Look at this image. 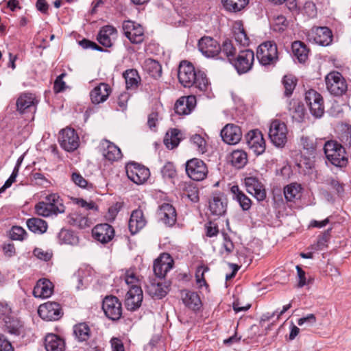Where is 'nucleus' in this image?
<instances>
[{"label": "nucleus", "mask_w": 351, "mask_h": 351, "mask_svg": "<svg viewBox=\"0 0 351 351\" xmlns=\"http://www.w3.org/2000/svg\"><path fill=\"white\" fill-rule=\"evenodd\" d=\"M178 80L184 87H193L199 93L206 92L209 87L208 80L204 72L195 71L193 65L187 61L180 62L178 69Z\"/></svg>", "instance_id": "obj_1"}, {"label": "nucleus", "mask_w": 351, "mask_h": 351, "mask_svg": "<svg viewBox=\"0 0 351 351\" xmlns=\"http://www.w3.org/2000/svg\"><path fill=\"white\" fill-rule=\"evenodd\" d=\"M324 151L327 159L332 165L337 167H343L347 163L344 147L334 141L325 143Z\"/></svg>", "instance_id": "obj_2"}, {"label": "nucleus", "mask_w": 351, "mask_h": 351, "mask_svg": "<svg viewBox=\"0 0 351 351\" xmlns=\"http://www.w3.org/2000/svg\"><path fill=\"white\" fill-rule=\"evenodd\" d=\"M325 83L327 90L332 95L341 96L348 89L346 79L338 71H331L325 77Z\"/></svg>", "instance_id": "obj_3"}, {"label": "nucleus", "mask_w": 351, "mask_h": 351, "mask_svg": "<svg viewBox=\"0 0 351 351\" xmlns=\"http://www.w3.org/2000/svg\"><path fill=\"white\" fill-rule=\"evenodd\" d=\"M256 57L264 66L276 63L278 58L276 45L271 41L262 43L257 49Z\"/></svg>", "instance_id": "obj_4"}, {"label": "nucleus", "mask_w": 351, "mask_h": 351, "mask_svg": "<svg viewBox=\"0 0 351 351\" xmlns=\"http://www.w3.org/2000/svg\"><path fill=\"white\" fill-rule=\"evenodd\" d=\"M288 130L285 123L280 120L273 121L269 127V137L277 147H283L287 142Z\"/></svg>", "instance_id": "obj_5"}, {"label": "nucleus", "mask_w": 351, "mask_h": 351, "mask_svg": "<svg viewBox=\"0 0 351 351\" xmlns=\"http://www.w3.org/2000/svg\"><path fill=\"white\" fill-rule=\"evenodd\" d=\"M254 61V53L252 50H240L237 58L231 61V63L239 74L246 73L250 71Z\"/></svg>", "instance_id": "obj_6"}, {"label": "nucleus", "mask_w": 351, "mask_h": 351, "mask_svg": "<svg viewBox=\"0 0 351 351\" xmlns=\"http://www.w3.org/2000/svg\"><path fill=\"white\" fill-rule=\"evenodd\" d=\"M128 178L136 184H142L150 176L149 169L136 162H130L126 167Z\"/></svg>", "instance_id": "obj_7"}, {"label": "nucleus", "mask_w": 351, "mask_h": 351, "mask_svg": "<svg viewBox=\"0 0 351 351\" xmlns=\"http://www.w3.org/2000/svg\"><path fill=\"white\" fill-rule=\"evenodd\" d=\"M122 27L125 36L131 43L139 44L144 40V29L141 25L132 21H126L123 22Z\"/></svg>", "instance_id": "obj_8"}, {"label": "nucleus", "mask_w": 351, "mask_h": 351, "mask_svg": "<svg viewBox=\"0 0 351 351\" xmlns=\"http://www.w3.org/2000/svg\"><path fill=\"white\" fill-rule=\"evenodd\" d=\"M186 171L189 178L196 181L204 180L208 173L206 164L197 158H193L187 161Z\"/></svg>", "instance_id": "obj_9"}, {"label": "nucleus", "mask_w": 351, "mask_h": 351, "mask_svg": "<svg viewBox=\"0 0 351 351\" xmlns=\"http://www.w3.org/2000/svg\"><path fill=\"white\" fill-rule=\"evenodd\" d=\"M102 308L106 317L112 320H118L122 315L121 304L115 296H106L103 300Z\"/></svg>", "instance_id": "obj_10"}, {"label": "nucleus", "mask_w": 351, "mask_h": 351, "mask_svg": "<svg viewBox=\"0 0 351 351\" xmlns=\"http://www.w3.org/2000/svg\"><path fill=\"white\" fill-rule=\"evenodd\" d=\"M39 316L44 320H58L63 313L60 304L55 302H47L40 304L38 309Z\"/></svg>", "instance_id": "obj_11"}, {"label": "nucleus", "mask_w": 351, "mask_h": 351, "mask_svg": "<svg viewBox=\"0 0 351 351\" xmlns=\"http://www.w3.org/2000/svg\"><path fill=\"white\" fill-rule=\"evenodd\" d=\"M58 141L60 146L67 152H72L79 146V137L73 129L67 128L60 132Z\"/></svg>", "instance_id": "obj_12"}, {"label": "nucleus", "mask_w": 351, "mask_h": 351, "mask_svg": "<svg viewBox=\"0 0 351 351\" xmlns=\"http://www.w3.org/2000/svg\"><path fill=\"white\" fill-rule=\"evenodd\" d=\"M247 146L256 156L265 152V141L261 132L255 130L247 133L246 136Z\"/></svg>", "instance_id": "obj_13"}, {"label": "nucleus", "mask_w": 351, "mask_h": 351, "mask_svg": "<svg viewBox=\"0 0 351 351\" xmlns=\"http://www.w3.org/2000/svg\"><path fill=\"white\" fill-rule=\"evenodd\" d=\"M198 49L206 58H214L221 51L219 43L210 36H204L199 40Z\"/></svg>", "instance_id": "obj_14"}, {"label": "nucleus", "mask_w": 351, "mask_h": 351, "mask_svg": "<svg viewBox=\"0 0 351 351\" xmlns=\"http://www.w3.org/2000/svg\"><path fill=\"white\" fill-rule=\"evenodd\" d=\"M173 260L167 253H163L154 263L153 271L156 277L163 278L173 268Z\"/></svg>", "instance_id": "obj_15"}, {"label": "nucleus", "mask_w": 351, "mask_h": 351, "mask_svg": "<svg viewBox=\"0 0 351 351\" xmlns=\"http://www.w3.org/2000/svg\"><path fill=\"white\" fill-rule=\"evenodd\" d=\"M247 191L252 195L258 202L266 198V190L262 182L256 177H247L244 180Z\"/></svg>", "instance_id": "obj_16"}, {"label": "nucleus", "mask_w": 351, "mask_h": 351, "mask_svg": "<svg viewBox=\"0 0 351 351\" xmlns=\"http://www.w3.org/2000/svg\"><path fill=\"white\" fill-rule=\"evenodd\" d=\"M157 215L158 219L169 227H172L177 220V213L175 208L168 203H164L158 207Z\"/></svg>", "instance_id": "obj_17"}, {"label": "nucleus", "mask_w": 351, "mask_h": 351, "mask_svg": "<svg viewBox=\"0 0 351 351\" xmlns=\"http://www.w3.org/2000/svg\"><path fill=\"white\" fill-rule=\"evenodd\" d=\"M209 210L211 215L220 217L227 210L228 199L223 193L215 194L209 201Z\"/></svg>", "instance_id": "obj_18"}, {"label": "nucleus", "mask_w": 351, "mask_h": 351, "mask_svg": "<svg viewBox=\"0 0 351 351\" xmlns=\"http://www.w3.org/2000/svg\"><path fill=\"white\" fill-rule=\"evenodd\" d=\"M313 41L322 46L329 45L332 40V34L331 30L327 27H313L309 34Z\"/></svg>", "instance_id": "obj_19"}, {"label": "nucleus", "mask_w": 351, "mask_h": 351, "mask_svg": "<svg viewBox=\"0 0 351 351\" xmlns=\"http://www.w3.org/2000/svg\"><path fill=\"white\" fill-rule=\"evenodd\" d=\"M221 136L226 143L235 145L241 139V130L234 124L228 123L221 130Z\"/></svg>", "instance_id": "obj_20"}, {"label": "nucleus", "mask_w": 351, "mask_h": 351, "mask_svg": "<svg viewBox=\"0 0 351 351\" xmlns=\"http://www.w3.org/2000/svg\"><path fill=\"white\" fill-rule=\"evenodd\" d=\"M143 291L141 287L130 289L125 295V305L128 310L134 311L138 308L143 301Z\"/></svg>", "instance_id": "obj_21"}, {"label": "nucleus", "mask_w": 351, "mask_h": 351, "mask_svg": "<svg viewBox=\"0 0 351 351\" xmlns=\"http://www.w3.org/2000/svg\"><path fill=\"white\" fill-rule=\"evenodd\" d=\"M146 291L153 298L161 299L169 292V287L156 278H150L146 284Z\"/></svg>", "instance_id": "obj_22"}, {"label": "nucleus", "mask_w": 351, "mask_h": 351, "mask_svg": "<svg viewBox=\"0 0 351 351\" xmlns=\"http://www.w3.org/2000/svg\"><path fill=\"white\" fill-rule=\"evenodd\" d=\"M37 104L38 101L34 94L23 93L17 99V110L21 114L25 113L27 111H35Z\"/></svg>", "instance_id": "obj_23"}, {"label": "nucleus", "mask_w": 351, "mask_h": 351, "mask_svg": "<svg viewBox=\"0 0 351 351\" xmlns=\"http://www.w3.org/2000/svg\"><path fill=\"white\" fill-rule=\"evenodd\" d=\"M92 232L93 237L101 243H108L114 236V230L108 223L97 225L93 229Z\"/></svg>", "instance_id": "obj_24"}, {"label": "nucleus", "mask_w": 351, "mask_h": 351, "mask_svg": "<svg viewBox=\"0 0 351 351\" xmlns=\"http://www.w3.org/2000/svg\"><path fill=\"white\" fill-rule=\"evenodd\" d=\"M196 105V97L194 95L180 97L175 104L176 113L180 115H186L191 112Z\"/></svg>", "instance_id": "obj_25"}, {"label": "nucleus", "mask_w": 351, "mask_h": 351, "mask_svg": "<svg viewBox=\"0 0 351 351\" xmlns=\"http://www.w3.org/2000/svg\"><path fill=\"white\" fill-rule=\"evenodd\" d=\"M53 291V285L52 282L45 278L40 279L36 282L34 290L33 295L35 298H47L50 297Z\"/></svg>", "instance_id": "obj_26"}, {"label": "nucleus", "mask_w": 351, "mask_h": 351, "mask_svg": "<svg viewBox=\"0 0 351 351\" xmlns=\"http://www.w3.org/2000/svg\"><path fill=\"white\" fill-rule=\"evenodd\" d=\"M111 92L110 87L106 83H101L91 90L90 97L91 101L95 104L104 102Z\"/></svg>", "instance_id": "obj_27"}, {"label": "nucleus", "mask_w": 351, "mask_h": 351, "mask_svg": "<svg viewBox=\"0 0 351 351\" xmlns=\"http://www.w3.org/2000/svg\"><path fill=\"white\" fill-rule=\"evenodd\" d=\"M146 223L147 221L141 209L133 210L128 223V227L131 234H134L137 233L145 227Z\"/></svg>", "instance_id": "obj_28"}, {"label": "nucleus", "mask_w": 351, "mask_h": 351, "mask_svg": "<svg viewBox=\"0 0 351 351\" xmlns=\"http://www.w3.org/2000/svg\"><path fill=\"white\" fill-rule=\"evenodd\" d=\"M117 29L111 25H106L101 28L97 35V40L105 47H110L112 45V40L117 36Z\"/></svg>", "instance_id": "obj_29"}, {"label": "nucleus", "mask_w": 351, "mask_h": 351, "mask_svg": "<svg viewBox=\"0 0 351 351\" xmlns=\"http://www.w3.org/2000/svg\"><path fill=\"white\" fill-rule=\"evenodd\" d=\"M103 149L102 154L104 157L111 162L117 161L121 158L122 154L121 149L114 143L107 140L101 142Z\"/></svg>", "instance_id": "obj_30"}, {"label": "nucleus", "mask_w": 351, "mask_h": 351, "mask_svg": "<svg viewBox=\"0 0 351 351\" xmlns=\"http://www.w3.org/2000/svg\"><path fill=\"white\" fill-rule=\"evenodd\" d=\"M234 41L240 47H246L249 45L250 40L247 37L241 21L234 22L232 26Z\"/></svg>", "instance_id": "obj_31"}, {"label": "nucleus", "mask_w": 351, "mask_h": 351, "mask_svg": "<svg viewBox=\"0 0 351 351\" xmlns=\"http://www.w3.org/2000/svg\"><path fill=\"white\" fill-rule=\"evenodd\" d=\"M45 347L47 351H64L65 343L58 335L48 334L45 337Z\"/></svg>", "instance_id": "obj_32"}, {"label": "nucleus", "mask_w": 351, "mask_h": 351, "mask_svg": "<svg viewBox=\"0 0 351 351\" xmlns=\"http://www.w3.org/2000/svg\"><path fill=\"white\" fill-rule=\"evenodd\" d=\"M181 298L183 303L189 308L194 311L197 310L201 306V300L199 295L189 290H184L181 292Z\"/></svg>", "instance_id": "obj_33"}, {"label": "nucleus", "mask_w": 351, "mask_h": 351, "mask_svg": "<svg viewBox=\"0 0 351 351\" xmlns=\"http://www.w3.org/2000/svg\"><path fill=\"white\" fill-rule=\"evenodd\" d=\"M230 191L233 195V199L240 205L243 210H248L252 206L251 199L240 190L237 185H234L230 188Z\"/></svg>", "instance_id": "obj_34"}, {"label": "nucleus", "mask_w": 351, "mask_h": 351, "mask_svg": "<svg viewBox=\"0 0 351 351\" xmlns=\"http://www.w3.org/2000/svg\"><path fill=\"white\" fill-rule=\"evenodd\" d=\"M293 56L300 63L305 62L308 57L309 49L306 45L301 41H295L291 46Z\"/></svg>", "instance_id": "obj_35"}, {"label": "nucleus", "mask_w": 351, "mask_h": 351, "mask_svg": "<svg viewBox=\"0 0 351 351\" xmlns=\"http://www.w3.org/2000/svg\"><path fill=\"white\" fill-rule=\"evenodd\" d=\"M48 206H51L53 210V213L57 215L58 213H63L65 211V207L62 202L60 196L56 193H51L46 196L45 201Z\"/></svg>", "instance_id": "obj_36"}, {"label": "nucleus", "mask_w": 351, "mask_h": 351, "mask_svg": "<svg viewBox=\"0 0 351 351\" xmlns=\"http://www.w3.org/2000/svg\"><path fill=\"white\" fill-rule=\"evenodd\" d=\"M302 187L300 184L291 183L284 188L285 198L287 202H294L300 197Z\"/></svg>", "instance_id": "obj_37"}, {"label": "nucleus", "mask_w": 351, "mask_h": 351, "mask_svg": "<svg viewBox=\"0 0 351 351\" xmlns=\"http://www.w3.org/2000/svg\"><path fill=\"white\" fill-rule=\"evenodd\" d=\"M180 132L178 129H171L168 131L164 138V143L168 149H173L178 145L180 141Z\"/></svg>", "instance_id": "obj_38"}, {"label": "nucleus", "mask_w": 351, "mask_h": 351, "mask_svg": "<svg viewBox=\"0 0 351 351\" xmlns=\"http://www.w3.org/2000/svg\"><path fill=\"white\" fill-rule=\"evenodd\" d=\"M27 226L29 230L34 233L42 234L47 231V222L40 218H31L27 221Z\"/></svg>", "instance_id": "obj_39"}, {"label": "nucleus", "mask_w": 351, "mask_h": 351, "mask_svg": "<svg viewBox=\"0 0 351 351\" xmlns=\"http://www.w3.org/2000/svg\"><path fill=\"white\" fill-rule=\"evenodd\" d=\"M69 223L80 228H85L90 226V222L87 217L78 213L77 212L73 213L69 216Z\"/></svg>", "instance_id": "obj_40"}, {"label": "nucleus", "mask_w": 351, "mask_h": 351, "mask_svg": "<svg viewBox=\"0 0 351 351\" xmlns=\"http://www.w3.org/2000/svg\"><path fill=\"white\" fill-rule=\"evenodd\" d=\"M230 161L237 169L243 168L247 162V154L242 150H234L230 155Z\"/></svg>", "instance_id": "obj_41"}, {"label": "nucleus", "mask_w": 351, "mask_h": 351, "mask_svg": "<svg viewBox=\"0 0 351 351\" xmlns=\"http://www.w3.org/2000/svg\"><path fill=\"white\" fill-rule=\"evenodd\" d=\"M144 69L153 77H160L162 67L158 61L149 58L144 62Z\"/></svg>", "instance_id": "obj_42"}, {"label": "nucleus", "mask_w": 351, "mask_h": 351, "mask_svg": "<svg viewBox=\"0 0 351 351\" xmlns=\"http://www.w3.org/2000/svg\"><path fill=\"white\" fill-rule=\"evenodd\" d=\"M58 243L60 244L76 245L78 238L73 232L66 229H62L58 234Z\"/></svg>", "instance_id": "obj_43"}, {"label": "nucleus", "mask_w": 351, "mask_h": 351, "mask_svg": "<svg viewBox=\"0 0 351 351\" xmlns=\"http://www.w3.org/2000/svg\"><path fill=\"white\" fill-rule=\"evenodd\" d=\"M127 89H135L138 87L140 82V77L138 72L134 69L127 70L123 73Z\"/></svg>", "instance_id": "obj_44"}, {"label": "nucleus", "mask_w": 351, "mask_h": 351, "mask_svg": "<svg viewBox=\"0 0 351 351\" xmlns=\"http://www.w3.org/2000/svg\"><path fill=\"white\" fill-rule=\"evenodd\" d=\"M226 10L237 12L243 9L249 3V0H221Z\"/></svg>", "instance_id": "obj_45"}, {"label": "nucleus", "mask_w": 351, "mask_h": 351, "mask_svg": "<svg viewBox=\"0 0 351 351\" xmlns=\"http://www.w3.org/2000/svg\"><path fill=\"white\" fill-rule=\"evenodd\" d=\"M241 49H238L234 44L232 40H226L223 43L222 47H221V51L223 53L231 62L237 51L239 52Z\"/></svg>", "instance_id": "obj_46"}, {"label": "nucleus", "mask_w": 351, "mask_h": 351, "mask_svg": "<svg viewBox=\"0 0 351 351\" xmlns=\"http://www.w3.org/2000/svg\"><path fill=\"white\" fill-rule=\"evenodd\" d=\"M73 332L79 341H84L88 339L90 329L86 324L81 323L74 326Z\"/></svg>", "instance_id": "obj_47"}, {"label": "nucleus", "mask_w": 351, "mask_h": 351, "mask_svg": "<svg viewBox=\"0 0 351 351\" xmlns=\"http://www.w3.org/2000/svg\"><path fill=\"white\" fill-rule=\"evenodd\" d=\"M125 282L129 289L134 287H141L140 279L134 270H127L125 274Z\"/></svg>", "instance_id": "obj_48"}, {"label": "nucleus", "mask_w": 351, "mask_h": 351, "mask_svg": "<svg viewBox=\"0 0 351 351\" xmlns=\"http://www.w3.org/2000/svg\"><path fill=\"white\" fill-rule=\"evenodd\" d=\"M51 206H48L45 201L39 202L35 206L36 213L42 217H48L53 215V210Z\"/></svg>", "instance_id": "obj_49"}, {"label": "nucleus", "mask_w": 351, "mask_h": 351, "mask_svg": "<svg viewBox=\"0 0 351 351\" xmlns=\"http://www.w3.org/2000/svg\"><path fill=\"white\" fill-rule=\"evenodd\" d=\"M282 84L285 89V95L290 96L295 87L296 80L291 75H285L282 80Z\"/></svg>", "instance_id": "obj_50"}, {"label": "nucleus", "mask_w": 351, "mask_h": 351, "mask_svg": "<svg viewBox=\"0 0 351 351\" xmlns=\"http://www.w3.org/2000/svg\"><path fill=\"white\" fill-rule=\"evenodd\" d=\"M322 96L315 90L311 89L305 93V102L307 106H312L318 101H322Z\"/></svg>", "instance_id": "obj_51"}, {"label": "nucleus", "mask_w": 351, "mask_h": 351, "mask_svg": "<svg viewBox=\"0 0 351 351\" xmlns=\"http://www.w3.org/2000/svg\"><path fill=\"white\" fill-rule=\"evenodd\" d=\"M191 141L193 145L195 146L197 151L200 154H204L206 152V141L199 134H195L191 136Z\"/></svg>", "instance_id": "obj_52"}, {"label": "nucleus", "mask_w": 351, "mask_h": 351, "mask_svg": "<svg viewBox=\"0 0 351 351\" xmlns=\"http://www.w3.org/2000/svg\"><path fill=\"white\" fill-rule=\"evenodd\" d=\"M301 144L303 148L309 153H313L317 147V140L313 137L302 136L301 138Z\"/></svg>", "instance_id": "obj_53"}, {"label": "nucleus", "mask_w": 351, "mask_h": 351, "mask_svg": "<svg viewBox=\"0 0 351 351\" xmlns=\"http://www.w3.org/2000/svg\"><path fill=\"white\" fill-rule=\"evenodd\" d=\"M208 271V267L204 265H200L197 268L195 272L196 283L199 287L207 286L206 280L204 278V274Z\"/></svg>", "instance_id": "obj_54"}, {"label": "nucleus", "mask_w": 351, "mask_h": 351, "mask_svg": "<svg viewBox=\"0 0 351 351\" xmlns=\"http://www.w3.org/2000/svg\"><path fill=\"white\" fill-rule=\"evenodd\" d=\"M311 114L315 118H320L324 113V100L318 101L312 106H308Z\"/></svg>", "instance_id": "obj_55"}, {"label": "nucleus", "mask_w": 351, "mask_h": 351, "mask_svg": "<svg viewBox=\"0 0 351 351\" xmlns=\"http://www.w3.org/2000/svg\"><path fill=\"white\" fill-rule=\"evenodd\" d=\"M0 314L3 315L6 324L10 322L12 314V308L5 301H0Z\"/></svg>", "instance_id": "obj_56"}, {"label": "nucleus", "mask_w": 351, "mask_h": 351, "mask_svg": "<svg viewBox=\"0 0 351 351\" xmlns=\"http://www.w3.org/2000/svg\"><path fill=\"white\" fill-rule=\"evenodd\" d=\"M75 203L80 206L82 208H84L85 210H97V206L93 202H86V200L81 198H75Z\"/></svg>", "instance_id": "obj_57"}, {"label": "nucleus", "mask_w": 351, "mask_h": 351, "mask_svg": "<svg viewBox=\"0 0 351 351\" xmlns=\"http://www.w3.org/2000/svg\"><path fill=\"white\" fill-rule=\"evenodd\" d=\"M316 317L314 314H308L306 316L300 318L297 323L299 326L305 325L306 327H311L316 323Z\"/></svg>", "instance_id": "obj_58"}, {"label": "nucleus", "mask_w": 351, "mask_h": 351, "mask_svg": "<svg viewBox=\"0 0 351 351\" xmlns=\"http://www.w3.org/2000/svg\"><path fill=\"white\" fill-rule=\"evenodd\" d=\"M161 173L164 178H172L176 176L174 165L171 162H167L164 165L161 170Z\"/></svg>", "instance_id": "obj_59"}, {"label": "nucleus", "mask_w": 351, "mask_h": 351, "mask_svg": "<svg viewBox=\"0 0 351 351\" xmlns=\"http://www.w3.org/2000/svg\"><path fill=\"white\" fill-rule=\"evenodd\" d=\"M27 233L25 230L19 226H14L11 230V238L13 240H23Z\"/></svg>", "instance_id": "obj_60"}, {"label": "nucleus", "mask_w": 351, "mask_h": 351, "mask_svg": "<svg viewBox=\"0 0 351 351\" xmlns=\"http://www.w3.org/2000/svg\"><path fill=\"white\" fill-rule=\"evenodd\" d=\"M71 180L77 186L81 188H86L88 185L87 180L78 172H73Z\"/></svg>", "instance_id": "obj_61"}, {"label": "nucleus", "mask_w": 351, "mask_h": 351, "mask_svg": "<svg viewBox=\"0 0 351 351\" xmlns=\"http://www.w3.org/2000/svg\"><path fill=\"white\" fill-rule=\"evenodd\" d=\"M33 253L36 257L45 261H49L52 256L51 253L47 251H44L40 248H35Z\"/></svg>", "instance_id": "obj_62"}, {"label": "nucleus", "mask_w": 351, "mask_h": 351, "mask_svg": "<svg viewBox=\"0 0 351 351\" xmlns=\"http://www.w3.org/2000/svg\"><path fill=\"white\" fill-rule=\"evenodd\" d=\"M66 75L65 73H62L57 77L54 82L53 89L56 93H60L64 90L65 82L63 81V77Z\"/></svg>", "instance_id": "obj_63"}, {"label": "nucleus", "mask_w": 351, "mask_h": 351, "mask_svg": "<svg viewBox=\"0 0 351 351\" xmlns=\"http://www.w3.org/2000/svg\"><path fill=\"white\" fill-rule=\"evenodd\" d=\"M110 345L112 351H125L123 343L119 338H112L110 340Z\"/></svg>", "instance_id": "obj_64"}]
</instances>
